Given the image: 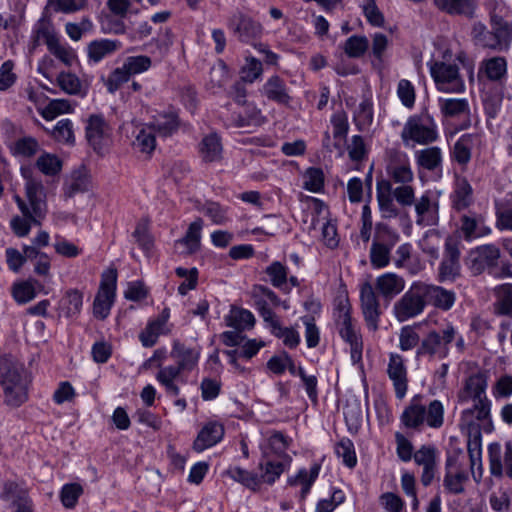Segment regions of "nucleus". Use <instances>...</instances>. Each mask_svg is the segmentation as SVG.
I'll return each mask as SVG.
<instances>
[{
  "label": "nucleus",
  "mask_w": 512,
  "mask_h": 512,
  "mask_svg": "<svg viewBox=\"0 0 512 512\" xmlns=\"http://www.w3.org/2000/svg\"><path fill=\"white\" fill-rule=\"evenodd\" d=\"M30 383V375L22 362L11 355L0 357V386L7 406L17 408L24 404Z\"/></svg>",
  "instance_id": "1"
},
{
  "label": "nucleus",
  "mask_w": 512,
  "mask_h": 512,
  "mask_svg": "<svg viewBox=\"0 0 512 512\" xmlns=\"http://www.w3.org/2000/svg\"><path fill=\"white\" fill-rule=\"evenodd\" d=\"M423 395H414L400 415L401 424L408 430L423 431L427 426L439 429L444 424V406L440 400H432L428 405L423 403Z\"/></svg>",
  "instance_id": "2"
},
{
  "label": "nucleus",
  "mask_w": 512,
  "mask_h": 512,
  "mask_svg": "<svg viewBox=\"0 0 512 512\" xmlns=\"http://www.w3.org/2000/svg\"><path fill=\"white\" fill-rule=\"evenodd\" d=\"M333 319L339 336L350 346L352 362L354 364L360 362L362 360L363 341L359 329L352 319L351 305L347 297L338 299L333 311Z\"/></svg>",
  "instance_id": "3"
},
{
  "label": "nucleus",
  "mask_w": 512,
  "mask_h": 512,
  "mask_svg": "<svg viewBox=\"0 0 512 512\" xmlns=\"http://www.w3.org/2000/svg\"><path fill=\"white\" fill-rule=\"evenodd\" d=\"M436 89L444 93H463L465 82L455 63L435 60L428 63Z\"/></svg>",
  "instance_id": "4"
},
{
  "label": "nucleus",
  "mask_w": 512,
  "mask_h": 512,
  "mask_svg": "<svg viewBox=\"0 0 512 512\" xmlns=\"http://www.w3.org/2000/svg\"><path fill=\"white\" fill-rule=\"evenodd\" d=\"M401 138L405 144L409 141L430 144L438 139L437 125L429 114L411 116L402 129Z\"/></svg>",
  "instance_id": "5"
},
{
  "label": "nucleus",
  "mask_w": 512,
  "mask_h": 512,
  "mask_svg": "<svg viewBox=\"0 0 512 512\" xmlns=\"http://www.w3.org/2000/svg\"><path fill=\"white\" fill-rule=\"evenodd\" d=\"M426 306L423 282H414L395 302L393 311L399 322H405L420 315Z\"/></svg>",
  "instance_id": "6"
},
{
  "label": "nucleus",
  "mask_w": 512,
  "mask_h": 512,
  "mask_svg": "<svg viewBox=\"0 0 512 512\" xmlns=\"http://www.w3.org/2000/svg\"><path fill=\"white\" fill-rule=\"evenodd\" d=\"M455 337L456 331L451 325L447 326L442 333L431 331L421 341L416 351V355L417 357L430 356L444 359L449 354L448 345L455 339Z\"/></svg>",
  "instance_id": "7"
},
{
  "label": "nucleus",
  "mask_w": 512,
  "mask_h": 512,
  "mask_svg": "<svg viewBox=\"0 0 512 512\" xmlns=\"http://www.w3.org/2000/svg\"><path fill=\"white\" fill-rule=\"evenodd\" d=\"M117 271L110 269L102 274L100 287L93 302V314L104 320L110 314L116 296Z\"/></svg>",
  "instance_id": "8"
},
{
  "label": "nucleus",
  "mask_w": 512,
  "mask_h": 512,
  "mask_svg": "<svg viewBox=\"0 0 512 512\" xmlns=\"http://www.w3.org/2000/svg\"><path fill=\"white\" fill-rule=\"evenodd\" d=\"M492 229L486 223L485 217L475 211L466 210L459 215L456 223V233L460 239L472 242L490 235Z\"/></svg>",
  "instance_id": "9"
},
{
  "label": "nucleus",
  "mask_w": 512,
  "mask_h": 512,
  "mask_svg": "<svg viewBox=\"0 0 512 512\" xmlns=\"http://www.w3.org/2000/svg\"><path fill=\"white\" fill-rule=\"evenodd\" d=\"M19 211L22 216L15 215L10 220V228L17 237H26L29 235L32 226L39 227L42 221L46 218V214L41 213L38 215L36 210L30 209L26 201L18 194L13 196Z\"/></svg>",
  "instance_id": "10"
},
{
  "label": "nucleus",
  "mask_w": 512,
  "mask_h": 512,
  "mask_svg": "<svg viewBox=\"0 0 512 512\" xmlns=\"http://www.w3.org/2000/svg\"><path fill=\"white\" fill-rule=\"evenodd\" d=\"M500 256V249L495 244H484L469 252L467 264L473 275H480L485 271L492 273L498 266Z\"/></svg>",
  "instance_id": "11"
},
{
  "label": "nucleus",
  "mask_w": 512,
  "mask_h": 512,
  "mask_svg": "<svg viewBox=\"0 0 512 512\" xmlns=\"http://www.w3.org/2000/svg\"><path fill=\"white\" fill-rule=\"evenodd\" d=\"M460 250L456 238L449 236L445 241L444 256L438 267V281H454L460 276Z\"/></svg>",
  "instance_id": "12"
},
{
  "label": "nucleus",
  "mask_w": 512,
  "mask_h": 512,
  "mask_svg": "<svg viewBox=\"0 0 512 512\" xmlns=\"http://www.w3.org/2000/svg\"><path fill=\"white\" fill-rule=\"evenodd\" d=\"M252 300L254 307L262 317L265 325L278 318L271 306L278 307L282 303L280 297L268 286L256 284L252 288Z\"/></svg>",
  "instance_id": "13"
},
{
  "label": "nucleus",
  "mask_w": 512,
  "mask_h": 512,
  "mask_svg": "<svg viewBox=\"0 0 512 512\" xmlns=\"http://www.w3.org/2000/svg\"><path fill=\"white\" fill-rule=\"evenodd\" d=\"M416 224L418 226H436L439 223V201L436 194L430 190L425 191L414 202Z\"/></svg>",
  "instance_id": "14"
},
{
  "label": "nucleus",
  "mask_w": 512,
  "mask_h": 512,
  "mask_svg": "<svg viewBox=\"0 0 512 512\" xmlns=\"http://www.w3.org/2000/svg\"><path fill=\"white\" fill-rule=\"evenodd\" d=\"M227 26L239 41L248 44L258 39L263 30L259 22L240 11L234 13L228 19Z\"/></svg>",
  "instance_id": "15"
},
{
  "label": "nucleus",
  "mask_w": 512,
  "mask_h": 512,
  "mask_svg": "<svg viewBox=\"0 0 512 512\" xmlns=\"http://www.w3.org/2000/svg\"><path fill=\"white\" fill-rule=\"evenodd\" d=\"M360 301L362 314L368 329L371 331L378 330L381 315L380 303L371 283L365 282L361 285Z\"/></svg>",
  "instance_id": "16"
},
{
  "label": "nucleus",
  "mask_w": 512,
  "mask_h": 512,
  "mask_svg": "<svg viewBox=\"0 0 512 512\" xmlns=\"http://www.w3.org/2000/svg\"><path fill=\"white\" fill-rule=\"evenodd\" d=\"M387 374L393 383L396 398L399 400L403 399L408 390L407 367L403 356L397 353H390Z\"/></svg>",
  "instance_id": "17"
},
{
  "label": "nucleus",
  "mask_w": 512,
  "mask_h": 512,
  "mask_svg": "<svg viewBox=\"0 0 512 512\" xmlns=\"http://www.w3.org/2000/svg\"><path fill=\"white\" fill-rule=\"evenodd\" d=\"M437 448L434 445H422L414 452V461L417 465L423 467L421 475V483L429 486L437 472Z\"/></svg>",
  "instance_id": "18"
},
{
  "label": "nucleus",
  "mask_w": 512,
  "mask_h": 512,
  "mask_svg": "<svg viewBox=\"0 0 512 512\" xmlns=\"http://www.w3.org/2000/svg\"><path fill=\"white\" fill-rule=\"evenodd\" d=\"M440 12L449 16H461L467 19L476 17L478 0H432Z\"/></svg>",
  "instance_id": "19"
},
{
  "label": "nucleus",
  "mask_w": 512,
  "mask_h": 512,
  "mask_svg": "<svg viewBox=\"0 0 512 512\" xmlns=\"http://www.w3.org/2000/svg\"><path fill=\"white\" fill-rule=\"evenodd\" d=\"M0 498L6 501L12 499V506L15 507L14 512H34L33 501L29 496L28 490L20 487L14 481L4 483Z\"/></svg>",
  "instance_id": "20"
},
{
  "label": "nucleus",
  "mask_w": 512,
  "mask_h": 512,
  "mask_svg": "<svg viewBox=\"0 0 512 512\" xmlns=\"http://www.w3.org/2000/svg\"><path fill=\"white\" fill-rule=\"evenodd\" d=\"M260 93L278 105L289 106L292 101L286 81L279 75L269 77L260 89Z\"/></svg>",
  "instance_id": "21"
},
{
  "label": "nucleus",
  "mask_w": 512,
  "mask_h": 512,
  "mask_svg": "<svg viewBox=\"0 0 512 512\" xmlns=\"http://www.w3.org/2000/svg\"><path fill=\"white\" fill-rule=\"evenodd\" d=\"M200 354V347H188L179 340L173 341L170 352V356L184 373L191 372L198 366Z\"/></svg>",
  "instance_id": "22"
},
{
  "label": "nucleus",
  "mask_w": 512,
  "mask_h": 512,
  "mask_svg": "<svg viewBox=\"0 0 512 512\" xmlns=\"http://www.w3.org/2000/svg\"><path fill=\"white\" fill-rule=\"evenodd\" d=\"M149 125L160 137H170L174 135L180 127V118L178 111L174 108H168L158 112L152 117Z\"/></svg>",
  "instance_id": "23"
},
{
  "label": "nucleus",
  "mask_w": 512,
  "mask_h": 512,
  "mask_svg": "<svg viewBox=\"0 0 512 512\" xmlns=\"http://www.w3.org/2000/svg\"><path fill=\"white\" fill-rule=\"evenodd\" d=\"M423 289L426 298V305H433L437 309L448 311L453 307L456 301L455 292L447 290L442 286L423 282Z\"/></svg>",
  "instance_id": "24"
},
{
  "label": "nucleus",
  "mask_w": 512,
  "mask_h": 512,
  "mask_svg": "<svg viewBox=\"0 0 512 512\" xmlns=\"http://www.w3.org/2000/svg\"><path fill=\"white\" fill-rule=\"evenodd\" d=\"M25 182V195L27 198L26 203L30 209L36 210L38 215L44 213L47 215V202L46 194L43 183L41 180L36 179L32 176H24Z\"/></svg>",
  "instance_id": "25"
},
{
  "label": "nucleus",
  "mask_w": 512,
  "mask_h": 512,
  "mask_svg": "<svg viewBox=\"0 0 512 512\" xmlns=\"http://www.w3.org/2000/svg\"><path fill=\"white\" fill-rule=\"evenodd\" d=\"M224 433V427L219 422L210 421L206 423L194 440L193 449L197 452H202L216 445L222 440Z\"/></svg>",
  "instance_id": "26"
},
{
  "label": "nucleus",
  "mask_w": 512,
  "mask_h": 512,
  "mask_svg": "<svg viewBox=\"0 0 512 512\" xmlns=\"http://www.w3.org/2000/svg\"><path fill=\"white\" fill-rule=\"evenodd\" d=\"M507 60L502 56H494L480 62L478 79L486 78L491 82H501L507 75Z\"/></svg>",
  "instance_id": "27"
},
{
  "label": "nucleus",
  "mask_w": 512,
  "mask_h": 512,
  "mask_svg": "<svg viewBox=\"0 0 512 512\" xmlns=\"http://www.w3.org/2000/svg\"><path fill=\"white\" fill-rule=\"evenodd\" d=\"M184 372L179 368L177 364L163 366L157 372L155 378L158 383L165 389V392L170 397H177L180 394V388L176 381L186 383V380L182 377Z\"/></svg>",
  "instance_id": "28"
},
{
  "label": "nucleus",
  "mask_w": 512,
  "mask_h": 512,
  "mask_svg": "<svg viewBox=\"0 0 512 512\" xmlns=\"http://www.w3.org/2000/svg\"><path fill=\"white\" fill-rule=\"evenodd\" d=\"M122 47L121 41L117 39H96L87 46V56L90 63L97 64L104 58L111 56Z\"/></svg>",
  "instance_id": "29"
},
{
  "label": "nucleus",
  "mask_w": 512,
  "mask_h": 512,
  "mask_svg": "<svg viewBox=\"0 0 512 512\" xmlns=\"http://www.w3.org/2000/svg\"><path fill=\"white\" fill-rule=\"evenodd\" d=\"M450 198L453 209L460 213L466 211L473 203V189L465 177L456 178Z\"/></svg>",
  "instance_id": "30"
},
{
  "label": "nucleus",
  "mask_w": 512,
  "mask_h": 512,
  "mask_svg": "<svg viewBox=\"0 0 512 512\" xmlns=\"http://www.w3.org/2000/svg\"><path fill=\"white\" fill-rule=\"evenodd\" d=\"M263 273L266 276L262 278L263 281L284 293H290L291 288L287 286L289 268L286 264L277 260L273 261L263 270Z\"/></svg>",
  "instance_id": "31"
},
{
  "label": "nucleus",
  "mask_w": 512,
  "mask_h": 512,
  "mask_svg": "<svg viewBox=\"0 0 512 512\" xmlns=\"http://www.w3.org/2000/svg\"><path fill=\"white\" fill-rule=\"evenodd\" d=\"M320 470L321 465L319 463H314L309 471L306 468H301L295 476L288 478L287 483L290 486L301 485V499H305L318 478Z\"/></svg>",
  "instance_id": "32"
},
{
  "label": "nucleus",
  "mask_w": 512,
  "mask_h": 512,
  "mask_svg": "<svg viewBox=\"0 0 512 512\" xmlns=\"http://www.w3.org/2000/svg\"><path fill=\"white\" fill-rule=\"evenodd\" d=\"M244 114H233L231 116L230 126L235 128H244L250 126H261L266 118L262 115V112L253 103H246L244 105Z\"/></svg>",
  "instance_id": "33"
},
{
  "label": "nucleus",
  "mask_w": 512,
  "mask_h": 512,
  "mask_svg": "<svg viewBox=\"0 0 512 512\" xmlns=\"http://www.w3.org/2000/svg\"><path fill=\"white\" fill-rule=\"evenodd\" d=\"M497 51H508L512 44V21L507 18L489 21Z\"/></svg>",
  "instance_id": "34"
},
{
  "label": "nucleus",
  "mask_w": 512,
  "mask_h": 512,
  "mask_svg": "<svg viewBox=\"0 0 512 512\" xmlns=\"http://www.w3.org/2000/svg\"><path fill=\"white\" fill-rule=\"evenodd\" d=\"M292 439L281 431L274 430L267 438V446L262 447V456L268 458L271 454L278 457L286 456V451Z\"/></svg>",
  "instance_id": "35"
},
{
  "label": "nucleus",
  "mask_w": 512,
  "mask_h": 512,
  "mask_svg": "<svg viewBox=\"0 0 512 512\" xmlns=\"http://www.w3.org/2000/svg\"><path fill=\"white\" fill-rule=\"evenodd\" d=\"M496 301L494 313L499 316L512 317V283H504L495 288Z\"/></svg>",
  "instance_id": "36"
},
{
  "label": "nucleus",
  "mask_w": 512,
  "mask_h": 512,
  "mask_svg": "<svg viewBox=\"0 0 512 512\" xmlns=\"http://www.w3.org/2000/svg\"><path fill=\"white\" fill-rule=\"evenodd\" d=\"M405 281L394 273H385L377 278L376 288L386 298H392L403 291Z\"/></svg>",
  "instance_id": "37"
},
{
  "label": "nucleus",
  "mask_w": 512,
  "mask_h": 512,
  "mask_svg": "<svg viewBox=\"0 0 512 512\" xmlns=\"http://www.w3.org/2000/svg\"><path fill=\"white\" fill-rule=\"evenodd\" d=\"M417 164L428 171H441L442 151L437 146L419 150L415 154Z\"/></svg>",
  "instance_id": "38"
},
{
  "label": "nucleus",
  "mask_w": 512,
  "mask_h": 512,
  "mask_svg": "<svg viewBox=\"0 0 512 512\" xmlns=\"http://www.w3.org/2000/svg\"><path fill=\"white\" fill-rule=\"evenodd\" d=\"M108 125L102 115H91L86 126V138L96 150L100 148Z\"/></svg>",
  "instance_id": "39"
},
{
  "label": "nucleus",
  "mask_w": 512,
  "mask_h": 512,
  "mask_svg": "<svg viewBox=\"0 0 512 512\" xmlns=\"http://www.w3.org/2000/svg\"><path fill=\"white\" fill-rule=\"evenodd\" d=\"M266 327L273 336L282 339L286 347L294 349L300 344L301 339L298 331L293 327H283L279 318L266 325Z\"/></svg>",
  "instance_id": "40"
},
{
  "label": "nucleus",
  "mask_w": 512,
  "mask_h": 512,
  "mask_svg": "<svg viewBox=\"0 0 512 512\" xmlns=\"http://www.w3.org/2000/svg\"><path fill=\"white\" fill-rule=\"evenodd\" d=\"M474 144V136L472 134H463L454 143L451 158L459 165L466 166L472 156V148Z\"/></svg>",
  "instance_id": "41"
},
{
  "label": "nucleus",
  "mask_w": 512,
  "mask_h": 512,
  "mask_svg": "<svg viewBox=\"0 0 512 512\" xmlns=\"http://www.w3.org/2000/svg\"><path fill=\"white\" fill-rule=\"evenodd\" d=\"M225 322L228 327L238 331L250 329L255 324V317L251 311L244 308H231L228 315L225 316Z\"/></svg>",
  "instance_id": "42"
},
{
  "label": "nucleus",
  "mask_w": 512,
  "mask_h": 512,
  "mask_svg": "<svg viewBox=\"0 0 512 512\" xmlns=\"http://www.w3.org/2000/svg\"><path fill=\"white\" fill-rule=\"evenodd\" d=\"M226 475L253 492L260 490L261 478H259V475L253 471L234 466L229 467L226 470Z\"/></svg>",
  "instance_id": "43"
},
{
  "label": "nucleus",
  "mask_w": 512,
  "mask_h": 512,
  "mask_svg": "<svg viewBox=\"0 0 512 512\" xmlns=\"http://www.w3.org/2000/svg\"><path fill=\"white\" fill-rule=\"evenodd\" d=\"M83 294L77 289H70L60 301V311L66 318L77 317L82 309Z\"/></svg>",
  "instance_id": "44"
},
{
  "label": "nucleus",
  "mask_w": 512,
  "mask_h": 512,
  "mask_svg": "<svg viewBox=\"0 0 512 512\" xmlns=\"http://www.w3.org/2000/svg\"><path fill=\"white\" fill-rule=\"evenodd\" d=\"M132 237L145 255L150 256L152 254L154 238L150 233L148 219H141L137 222Z\"/></svg>",
  "instance_id": "45"
},
{
  "label": "nucleus",
  "mask_w": 512,
  "mask_h": 512,
  "mask_svg": "<svg viewBox=\"0 0 512 512\" xmlns=\"http://www.w3.org/2000/svg\"><path fill=\"white\" fill-rule=\"evenodd\" d=\"M199 147L201 157L205 162H215L220 159L222 145L220 137L216 133L205 136Z\"/></svg>",
  "instance_id": "46"
},
{
  "label": "nucleus",
  "mask_w": 512,
  "mask_h": 512,
  "mask_svg": "<svg viewBox=\"0 0 512 512\" xmlns=\"http://www.w3.org/2000/svg\"><path fill=\"white\" fill-rule=\"evenodd\" d=\"M438 104L445 117H458L470 112L469 102L466 98H439Z\"/></svg>",
  "instance_id": "47"
},
{
  "label": "nucleus",
  "mask_w": 512,
  "mask_h": 512,
  "mask_svg": "<svg viewBox=\"0 0 512 512\" xmlns=\"http://www.w3.org/2000/svg\"><path fill=\"white\" fill-rule=\"evenodd\" d=\"M169 330L154 319H150L146 327L139 333V341L145 348H151L158 342L161 335L168 334Z\"/></svg>",
  "instance_id": "48"
},
{
  "label": "nucleus",
  "mask_w": 512,
  "mask_h": 512,
  "mask_svg": "<svg viewBox=\"0 0 512 512\" xmlns=\"http://www.w3.org/2000/svg\"><path fill=\"white\" fill-rule=\"evenodd\" d=\"M57 84L65 93L84 97L86 90L80 79L73 73L61 72L57 76Z\"/></svg>",
  "instance_id": "49"
},
{
  "label": "nucleus",
  "mask_w": 512,
  "mask_h": 512,
  "mask_svg": "<svg viewBox=\"0 0 512 512\" xmlns=\"http://www.w3.org/2000/svg\"><path fill=\"white\" fill-rule=\"evenodd\" d=\"M36 280H25L14 283L12 286V296L18 304H26L37 296L35 284Z\"/></svg>",
  "instance_id": "50"
},
{
  "label": "nucleus",
  "mask_w": 512,
  "mask_h": 512,
  "mask_svg": "<svg viewBox=\"0 0 512 512\" xmlns=\"http://www.w3.org/2000/svg\"><path fill=\"white\" fill-rule=\"evenodd\" d=\"M202 227L203 220L201 218H197L189 225L185 236L179 241L187 246L189 254L197 252L200 248Z\"/></svg>",
  "instance_id": "51"
},
{
  "label": "nucleus",
  "mask_w": 512,
  "mask_h": 512,
  "mask_svg": "<svg viewBox=\"0 0 512 512\" xmlns=\"http://www.w3.org/2000/svg\"><path fill=\"white\" fill-rule=\"evenodd\" d=\"M399 239V233L391 228L388 224L383 222L376 223L373 243H378L380 245L393 248Z\"/></svg>",
  "instance_id": "52"
},
{
  "label": "nucleus",
  "mask_w": 512,
  "mask_h": 512,
  "mask_svg": "<svg viewBox=\"0 0 512 512\" xmlns=\"http://www.w3.org/2000/svg\"><path fill=\"white\" fill-rule=\"evenodd\" d=\"M37 110L45 120L51 121L61 114L70 113L72 106L66 99H52L45 107H38Z\"/></svg>",
  "instance_id": "53"
},
{
  "label": "nucleus",
  "mask_w": 512,
  "mask_h": 512,
  "mask_svg": "<svg viewBox=\"0 0 512 512\" xmlns=\"http://www.w3.org/2000/svg\"><path fill=\"white\" fill-rule=\"evenodd\" d=\"M52 138L59 142L68 145L75 143L73 123L70 119H61L57 122L54 128L49 131Z\"/></svg>",
  "instance_id": "54"
},
{
  "label": "nucleus",
  "mask_w": 512,
  "mask_h": 512,
  "mask_svg": "<svg viewBox=\"0 0 512 512\" xmlns=\"http://www.w3.org/2000/svg\"><path fill=\"white\" fill-rule=\"evenodd\" d=\"M285 464L280 461H266L259 463V469L263 471L262 475H259V478H261V484L266 483L268 485H273L280 476L285 471Z\"/></svg>",
  "instance_id": "55"
},
{
  "label": "nucleus",
  "mask_w": 512,
  "mask_h": 512,
  "mask_svg": "<svg viewBox=\"0 0 512 512\" xmlns=\"http://www.w3.org/2000/svg\"><path fill=\"white\" fill-rule=\"evenodd\" d=\"M471 35L475 43L483 48L497 51L492 29L488 30L482 22L474 23Z\"/></svg>",
  "instance_id": "56"
},
{
  "label": "nucleus",
  "mask_w": 512,
  "mask_h": 512,
  "mask_svg": "<svg viewBox=\"0 0 512 512\" xmlns=\"http://www.w3.org/2000/svg\"><path fill=\"white\" fill-rule=\"evenodd\" d=\"M200 211L216 225H224L229 221L228 208L218 202L207 201Z\"/></svg>",
  "instance_id": "57"
},
{
  "label": "nucleus",
  "mask_w": 512,
  "mask_h": 512,
  "mask_svg": "<svg viewBox=\"0 0 512 512\" xmlns=\"http://www.w3.org/2000/svg\"><path fill=\"white\" fill-rule=\"evenodd\" d=\"M487 380L486 377L481 374L471 375L465 383V392L473 400H478L486 397Z\"/></svg>",
  "instance_id": "58"
},
{
  "label": "nucleus",
  "mask_w": 512,
  "mask_h": 512,
  "mask_svg": "<svg viewBox=\"0 0 512 512\" xmlns=\"http://www.w3.org/2000/svg\"><path fill=\"white\" fill-rule=\"evenodd\" d=\"M468 480V473L458 470L452 473L447 469L443 480V486L450 494H461L464 492V483Z\"/></svg>",
  "instance_id": "59"
},
{
  "label": "nucleus",
  "mask_w": 512,
  "mask_h": 512,
  "mask_svg": "<svg viewBox=\"0 0 512 512\" xmlns=\"http://www.w3.org/2000/svg\"><path fill=\"white\" fill-rule=\"evenodd\" d=\"M155 134H157L153 128L148 124L145 127H142L138 134L135 137L133 145L138 148L141 152L144 153H152L156 147V138Z\"/></svg>",
  "instance_id": "60"
},
{
  "label": "nucleus",
  "mask_w": 512,
  "mask_h": 512,
  "mask_svg": "<svg viewBox=\"0 0 512 512\" xmlns=\"http://www.w3.org/2000/svg\"><path fill=\"white\" fill-rule=\"evenodd\" d=\"M369 48V41L366 36L352 35L344 43L343 49L350 58L362 57Z\"/></svg>",
  "instance_id": "61"
},
{
  "label": "nucleus",
  "mask_w": 512,
  "mask_h": 512,
  "mask_svg": "<svg viewBox=\"0 0 512 512\" xmlns=\"http://www.w3.org/2000/svg\"><path fill=\"white\" fill-rule=\"evenodd\" d=\"M473 401V407L465 409L462 412V419L467 422L472 420L473 418H476L479 421L486 420L490 415L491 406V403L488 400V398H482Z\"/></svg>",
  "instance_id": "62"
},
{
  "label": "nucleus",
  "mask_w": 512,
  "mask_h": 512,
  "mask_svg": "<svg viewBox=\"0 0 512 512\" xmlns=\"http://www.w3.org/2000/svg\"><path fill=\"white\" fill-rule=\"evenodd\" d=\"M335 453L347 467L353 468L356 466L357 457L354 444L349 438H343L336 444Z\"/></svg>",
  "instance_id": "63"
},
{
  "label": "nucleus",
  "mask_w": 512,
  "mask_h": 512,
  "mask_svg": "<svg viewBox=\"0 0 512 512\" xmlns=\"http://www.w3.org/2000/svg\"><path fill=\"white\" fill-rule=\"evenodd\" d=\"M36 167L47 176H55L62 169L61 160L54 154L43 153L36 161Z\"/></svg>",
  "instance_id": "64"
}]
</instances>
